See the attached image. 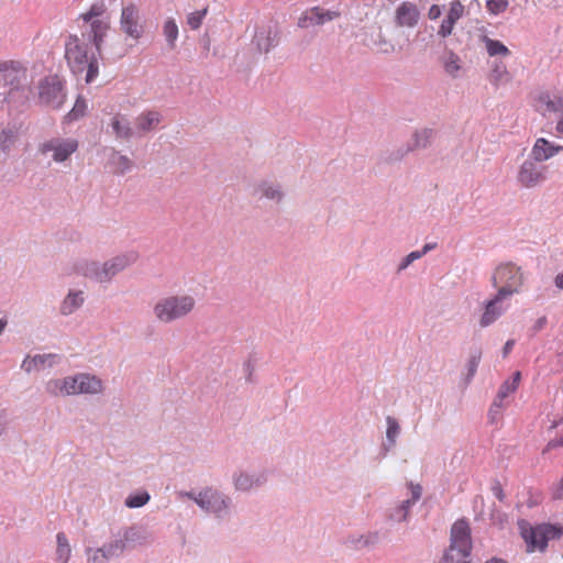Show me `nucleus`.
<instances>
[{"instance_id": "obj_11", "label": "nucleus", "mask_w": 563, "mask_h": 563, "mask_svg": "<svg viewBox=\"0 0 563 563\" xmlns=\"http://www.w3.org/2000/svg\"><path fill=\"white\" fill-rule=\"evenodd\" d=\"M267 482V473L263 470L236 471L232 475V484L236 492L249 493L264 486Z\"/></svg>"}, {"instance_id": "obj_25", "label": "nucleus", "mask_w": 563, "mask_h": 563, "mask_svg": "<svg viewBox=\"0 0 563 563\" xmlns=\"http://www.w3.org/2000/svg\"><path fill=\"white\" fill-rule=\"evenodd\" d=\"M118 539L124 543V550H126L130 545L134 547L145 543L148 539V533L142 527L132 526L125 528Z\"/></svg>"}, {"instance_id": "obj_59", "label": "nucleus", "mask_w": 563, "mask_h": 563, "mask_svg": "<svg viewBox=\"0 0 563 563\" xmlns=\"http://www.w3.org/2000/svg\"><path fill=\"white\" fill-rule=\"evenodd\" d=\"M421 497V487L417 485L412 488V496L410 498L405 499L406 501L410 503V506L412 507Z\"/></svg>"}, {"instance_id": "obj_36", "label": "nucleus", "mask_w": 563, "mask_h": 563, "mask_svg": "<svg viewBox=\"0 0 563 563\" xmlns=\"http://www.w3.org/2000/svg\"><path fill=\"white\" fill-rule=\"evenodd\" d=\"M489 78H490L492 84L495 86H499L500 84H507L511 79L506 65L503 62H497V60L494 62V64H493V68H492Z\"/></svg>"}, {"instance_id": "obj_26", "label": "nucleus", "mask_w": 563, "mask_h": 563, "mask_svg": "<svg viewBox=\"0 0 563 563\" xmlns=\"http://www.w3.org/2000/svg\"><path fill=\"white\" fill-rule=\"evenodd\" d=\"M85 302L84 291L69 290L59 306L62 316H70L77 311Z\"/></svg>"}, {"instance_id": "obj_50", "label": "nucleus", "mask_w": 563, "mask_h": 563, "mask_svg": "<svg viewBox=\"0 0 563 563\" xmlns=\"http://www.w3.org/2000/svg\"><path fill=\"white\" fill-rule=\"evenodd\" d=\"M45 390L51 396H64L63 378H53L45 384Z\"/></svg>"}, {"instance_id": "obj_48", "label": "nucleus", "mask_w": 563, "mask_h": 563, "mask_svg": "<svg viewBox=\"0 0 563 563\" xmlns=\"http://www.w3.org/2000/svg\"><path fill=\"white\" fill-rule=\"evenodd\" d=\"M78 374L63 378L64 396L78 395Z\"/></svg>"}, {"instance_id": "obj_3", "label": "nucleus", "mask_w": 563, "mask_h": 563, "mask_svg": "<svg viewBox=\"0 0 563 563\" xmlns=\"http://www.w3.org/2000/svg\"><path fill=\"white\" fill-rule=\"evenodd\" d=\"M65 58L71 71L85 74V81L92 82L99 74L97 53H88V43L77 35H69L65 43Z\"/></svg>"}, {"instance_id": "obj_53", "label": "nucleus", "mask_w": 563, "mask_h": 563, "mask_svg": "<svg viewBox=\"0 0 563 563\" xmlns=\"http://www.w3.org/2000/svg\"><path fill=\"white\" fill-rule=\"evenodd\" d=\"M364 548H373L379 542V533L377 531H369L363 533Z\"/></svg>"}, {"instance_id": "obj_44", "label": "nucleus", "mask_w": 563, "mask_h": 563, "mask_svg": "<svg viewBox=\"0 0 563 563\" xmlns=\"http://www.w3.org/2000/svg\"><path fill=\"white\" fill-rule=\"evenodd\" d=\"M207 13H208V8H205L202 10H198L195 12H190L187 15V21H186L188 26L191 30H198L201 26Z\"/></svg>"}, {"instance_id": "obj_57", "label": "nucleus", "mask_w": 563, "mask_h": 563, "mask_svg": "<svg viewBox=\"0 0 563 563\" xmlns=\"http://www.w3.org/2000/svg\"><path fill=\"white\" fill-rule=\"evenodd\" d=\"M552 498L555 500L563 499V477L561 478L560 483L552 488Z\"/></svg>"}, {"instance_id": "obj_61", "label": "nucleus", "mask_w": 563, "mask_h": 563, "mask_svg": "<svg viewBox=\"0 0 563 563\" xmlns=\"http://www.w3.org/2000/svg\"><path fill=\"white\" fill-rule=\"evenodd\" d=\"M200 43L202 45V48L206 53V55L209 53L210 51V46H211V38H210V35L208 33H205L201 38H200Z\"/></svg>"}, {"instance_id": "obj_20", "label": "nucleus", "mask_w": 563, "mask_h": 563, "mask_svg": "<svg viewBox=\"0 0 563 563\" xmlns=\"http://www.w3.org/2000/svg\"><path fill=\"white\" fill-rule=\"evenodd\" d=\"M464 5L460 0H453L450 3L449 12L445 19L442 21L438 35L441 37H448L452 34L455 23L463 16Z\"/></svg>"}, {"instance_id": "obj_14", "label": "nucleus", "mask_w": 563, "mask_h": 563, "mask_svg": "<svg viewBox=\"0 0 563 563\" xmlns=\"http://www.w3.org/2000/svg\"><path fill=\"white\" fill-rule=\"evenodd\" d=\"M87 29L82 32V40L92 44L97 55L101 57L102 45L110 30V22L108 20H93L87 22Z\"/></svg>"}, {"instance_id": "obj_52", "label": "nucleus", "mask_w": 563, "mask_h": 563, "mask_svg": "<svg viewBox=\"0 0 563 563\" xmlns=\"http://www.w3.org/2000/svg\"><path fill=\"white\" fill-rule=\"evenodd\" d=\"M486 5L492 13L498 14L507 9L508 0H488Z\"/></svg>"}, {"instance_id": "obj_40", "label": "nucleus", "mask_w": 563, "mask_h": 563, "mask_svg": "<svg viewBox=\"0 0 563 563\" xmlns=\"http://www.w3.org/2000/svg\"><path fill=\"white\" fill-rule=\"evenodd\" d=\"M60 357L58 354H36L33 356L34 366L36 369H42L45 367H53L59 362Z\"/></svg>"}, {"instance_id": "obj_34", "label": "nucleus", "mask_w": 563, "mask_h": 563, "mask_svg": "<svg viewBox=\"0 0 563 563\" xmlns=\"http://www.w3.org/2000/svg\"><path fill=\"white\" fill-rule=\"evenodd\" d=\"M102 553H104V556L107 561L119 559L124 553V543L119 540L118 538L114 540H111L109 542L103 543L101 547H98Z\"/></svg>"}, {"instance_id": "obj_31", "label": "nucleus", "mask_w": 563, "mask_h": 563, "mask_svg": "<svg viewBox=\"0 0 563 563\" xmlns=\"http://www.w3.org/2000/svg\"><path fill=\"white\" fill-rule=\"evenodd\" d=\"M111 128L118 139L130 140L134 136L130 121L123 115H115L111 121Z\"/></svg>"}, {"instance_id": "obj_43", "label": "nucleus", "mask_w": 563, "mask_h": 563, "mask_svg": "<svg viewBox=\"0 0 563 563\" xmlns=\"http://www.w3.org/2000/svg\"><path fill=\"white\" fill-rule=\"evenodd\" d=\"M481 358H482V352L481 351H475V352H473L471 354V356H470V358L467 361V364H466L467 373H466L465 380H466L467 384L475 376L477 367H478L479 362H481Z\"/></svg>"}, {"instance_id": "obj_62", "label": "nucleus", "mask_w": 563, "mask_h": 563, "mask_svg": "<svg viewBox=\"0 0 563 563\" xmlns=\"http://www.w3.org/2000/svg\"><path fill=\"white\" fill-rule=\"evenodd\" d=\"M548 320H547V317H540L539 319H537V321L534 322L533 327H532V330L534 332H538L540 330H542L545 324H547Z\"/></svg>"}, {"instance_id": "obj_38", "label": "nucleus", "mask_w": 563, "mask_h": 563, "mask_svg": "<svg viewBox=\"0 0 563 563\" xmlns=\"http://www.w3.org/2000/svg\"><path fill=\"white\" fill-rule=\"evenodd\" d=\"M386 423H387V430H386L387 444L385 446H386V450H389V449L394 448L396 444L397 438L400 434V426H399L398 421L391 416H388L386 418Z\"/></svg>"}, {"instance_id": "obj_1", "label": "nucleus", "mask_w": 563, "mask_h": 563, "mask_svg": "<svg viewBox=\"0 0 563 563\" xmlns=\"http://www.w3.org/2000/svg\"><path fill=\"white\" fill-rule=\"evenodd\" d=\"M178 496L192 500L206 516L217 522L229 521L233 517L232 497L214 486H205L199 490H181Z\"/></svg>"}, {"instance_id": "obj_51", "label": "nucleus", "mask_w": 563, "mask_h": 563, "mask_svg": "<svg viewBox=\"0 0 563 563\" xmlns=\"http://www.w3.org/2000/svg\"><path fill=\"white\" fill-rule=\"evenodd\" d=\"M420 255L418 253V251H412L410 252L408 255H406L405 257L401 258V261L399 262L398 266H397V269H396V273L397 274H400L402 273L404 271H406L415 261H418L420 260Z\"/></svg>"}, {"instance_id": "obj_47", "label": "nucleus", "mask_w": 563, "mask_h": 563, "mask_svg": "<svg viewBox=\"0 0 563 563\" xmlns=\"http://www.w3.org/2000/svg\"><path fill=\"white\" fill-rule=\"evenodd\" d=\"M540 528L541 533L545 536L547 540L558 539L563 534V528L556 525L543 523L538 526Z\"/></svg>"}, {"instance_id": "obj_19", "label": "nucleus", "mask_w": 563, "mask_h": 563, "mask_svg": "<svg viewBox=\"0 0 563 563\" xmlns=\"http://www.w3.org/2000/svg\"><path fill=\"white\" fill-rule=\"evenodd\" d=\"M420 12L415 3L402 2L395 11V24L397 30L399 27H415L418 24Z\"/></svg>"}, {"instance_id": "obj_28", "label": "nucleus", "mask_w": 563, "mask_h": 563, "mask_svg": "<svg viewBox=\"0 0 563 563\" xmlns=\"http://www.w3.org/2000/svg\"><path fill=\"white\" fill-rule=\"evenodd\" d=\"M443 69L453 79L460 78L462 74V60L453 51H446L441 57Z\"/></svg>"}, {"instance_id": "obj_24", "label": "nucleus", "mask_w": 563, "mask_h": 563, "mask_svg": "<svg viewBox=\"0 0 563 563\" xmlns=\"http://www.w3.org/2000/svg\"><path fill=\"white\" fill-rule=\"evenodd\" d=\"M255 194L260 198L280 203L285 197L282 186L278 183L262 180L255 187Z\"/></svg>"}, {"instance_id": "obj_32", "label": "nucleus", "mask_w": 563, "mask_h": 563, "mask_svg": "<svg viewBox=\"0 0 563 563\" xmlns=\"http://www.w3.org/2000/svg\"><path fill=\"white\" fill-rule=\"evenodd\" d=\"M434 136V131L429 128H422L420 130H417L412 134V143H410V147H412V151L420 150V148H427L431 145L432 139Z\"/></svg>"}, {"instance_id": "obj_15", "label": "nucleus", "mask_w": 563, "mask_h": 563, "mask_svg": "<svg viewBox=\"0 0 563 563\" xmlns=\"http://www.w3.org/2000/svg\"><path fill=\"white\" fill-rule=\"evenodd\" d=\"M78 148V142L74 139H53L42 145V153H53L55 162H65Z\"/></svg>"}, {"instance_id": "obj_18", "label": "nucleus", "mask_w": 563, "mask_h": 563, "mask_svg": "<svg viewBox=\"0 0 563 563\" xmlns=\"http://www.w3.org/2000/svg\"><path fill=\"white\" fill-rule=\"evenodd\" d=\"M518 527L530 551L536 549L543 551L547 548L549 541L541 533L542 531H540L539 527H531L525 519L518 521Z\"/></svg>"}, {"instance_id": "obj_8", "label": "nucleus", "mask_w": 563, "mask_h": 563, "mask_svg": "<svg viewBox=\"0 0 563 563\" xmlns=\"http://www.w3.org/2000/svg\"><path fill=\"white\" fill-rule=\"evenodd\" d=\"M548 166L527 157L518 167L516 181L525 189H533L547 180Z\"/></svg>"}, {"instance_id": "obj_22", "label": "nucleus", "mask_w": 563, "mask_h": 563, "mask_svg": "<svg viewBox=\"0 0 563 563\" xmlns=\"http://www.w3.org/2000/svg\"><path fill=\"white\" fill-rule=\"evenodd\" d=\"M538 104L542 115L548 113L563 115V95L561 93L541 92L538 97Z\"/></svg>"}, {"instance_id": "obj_30", "label": "nucleus", "mask_w": 563, "mask_h": 563, "mask_svg": "<svg viewBox=\"0 0 563 563\" xmlns=\"http://www.w3.org/2000/svg\"><path fill=\"white\" fill-rule=\"evenodd\" d=\"M109 165L113 168L115 174L124 175L132 169L133 162L128 156L121 155L118 151L112 148Z\"/></svg>"}, {"instance_id": "obj_42", "label": "nucleus", "mask_w": 563, "mask_h": 563, "mask_svg": "<svg viewBox=\"0 0 563 563\" xmlns=\"http://www.w3.org/2000/svg\"><path fill=\"white\" fill-rule=\"evenodd\" d=\"M150 494L147 492H141L137 494L129 495L124 501L128 508H140L146 505L150 500Z\"/></svg>"}, {"instance_id": "obj_10", "label": "nucleus", "mask_w": 563, "mask_h": 563, "mask_svg": "<svg viewBox=\"0 0 563 563\" xmlns=\"http://www.w3.org/2000/svg\"><path fill=\"white\" fill-rule=\"evenodd\" d=\"M0 82L11 90L22 89L27 84V69L19 60L0 62Z\"/></svg>"}, {"instance_id": "obj_33", "label": "nucleus", "mask_w": 563, "mask_h": 563, "mask_svg": "<svg viewBox=\"0 0 563 563\" xmlns=\"http://www.w3.org/2000/svg\"><path fill=\"white\" fill-rule=\"evenodd\" d=\"M56 562L68 563L71 555V548L66 534L64 532H58L56 536Z\"/></svg>"}, {"instance_id": "obj_6", "label": "nucleus", "mask_w": 563, "mask_h": 563, "mask_svg": "<svg viewBox=\"0 0 563 563\" xmlns=\"http://www.w3.org/2000/svg\"><path fill=\"white\" fill-rule=\"evenodd\" d=\"M400 33L391 23H373L364 27L363 42L378 53L391 54L396 52V38Z\"/></svg>"}, {"instance_id": "obj_46", "label": "nucleus", "mask_w": 563, "mask_h": 563, "mask_svg": "<svg viewBox=\"0 0 563 563\" xmlns=\"http://www.w3.org/2000/svg\"><path fill=\"white\" fill-rule=\"evenodd\" d=\"M85 556L87 563H108L104 553L98 547H87L85 549Z\"/></svg>"}, {"instance_id": "obj_49", "label": "nucleus", "mask_w": 563, "mask_h": 563, "mask_svg": "<svg viewBox=\"0 0 563 563\" xmlns=\"http://www.w3.org/2000/svg\"><path fill=\"white\" fill-rule=\"evenodd\" d=\"M343 544L352 550L364 549L363 533H351L343 540Z\"/></svg>"}, {"instance_id": "obj_27", "label": "nucleus", "mask_w": 563, "mask_h": 563, "mask_svg": "<svg viewBox=\"0 0 563 563\" xmlns=\"http://www.w3.org/2000/svg\"><path fill=\"white\" fill-rule=\"evenodd\" d=\"M78 395L79 394H100L103 389V384L100 378L87 373L78 374Z\"/></svg>"}, {"instance_id": "obj_39", "label": "nucleus", "mask_w": 563, "mask_h": 563, "mask_svg": "<svg viewBox=\"0 0 563 563\" xmlns=\"http://www.w3.org/2000/svg\"><path fill=\"white\" fill-rule=\"evenodd\" d=\"M410 152H412V147H410L409 144H404L397 148L386 152L383 155V159L387 164H395L401 162Z\"/></svg>"}, {"instance_id": "obj_7", "label": "nucleus", "mask_w": 563, "mask_h": 563, "mask_svg": "<svg viewBox=\"0 0 563 563\" xmlns=\"http://www.w3.org/2000/svg\"><path fill=\"white\" fill-rule=\"evenodd\" d=\"M490 282L500 296L509 298L520 292L525 283V274L521 267L512 263H505L495 268Z\"/></svg>"}, {"instance_id": "obj_13", "label": "nucleus", "mask_w": 563, "mask_h": 563, "mask_svg": "<svg viewBox=\"0 0 563 563\" xmlns=\"http://www.w3.org/2000/svg\"><path fill=\"white\" fill-rule=\"evenodd\" d=\"M341 15L338 10H330L322 7H313L306 10L298 19L300 29H309L312 26H321L328 22L338 19Z\"/></svg>"}, {"instance_id": "obj_23", "label": "nucleus", "mask_w": 563, "mask_h": 563, "mask_svg": "<svg viewBox=\"0 0 563 563\" xmlns=\"http://www.w3.org/2000/svg\"><path fill=\"white\" fill-rule=\"evenodd\" d=\"M561 151H563V146L552 145L548 140L540 137L536 141L529 154V157L542 164L543 162L550 159Z\"/></svg>"}, {"instance_id": "obj_16", "label": "nucleus", "mask_w": 563, "mask_h": 563, "mask_svg": "<svg viewBox=\"0 0 563 563\" xmlns=\"http://www.w3.org/2000/svg\"><path fill=\"white\" fill-rule=\"evenodd\" d=\"M278 29L273 24H267L256 29L252 45L258 53H268L278 44Z\"/></svg>"}, {"instance_id": "obj_41", "label": "nucleus", "mask_w": 563, "mask_h": 563, "mask_svg": "<svg viewBox=\"0 0 563 563\" xmlns=\"http://www.w3.org/2000/svg\"><path fill=\"white\" fill-rule=\"evenodd\" d=\"M485 47L489 56H508L510 54L508 47L500 41L485 37Z\"/></svg>"}, {"instance_id": "obj_9", "label": "nucleus", "mask_w": 563, "mask_h": 563, "mask_svg": "<svg viewBox=\"0 0 563 563\" xmlns=\"http://www.w3.org/2000/svg\"><path fill=\"white\" fill-rule=\"evenodd\" d=\"M38 100L41 103L51 108L57 109L62 107L65 101V91L62 79L56 76H47L40 80L38 86Z\"/></svg>"}, {"instance_id": "obj_45", "label": "nucleus", "mask_w": 563, "mask_h": 563, "mask_svg": "<svg viewBox=\"0 0 563 563\" xmlns=\"http://www.w3.org/2000/svg\"><path fill=\"white\" fill-rule=\"evenodd\" d=\"M106 11V5L100 2V3H95L90 7V9L88 10V12L84 13L80 15V18L87 23V22H91L93 20H101L100 16L104 13Z\"/></svg>"}, {"instance_id": "obj_58", "label": "nucleus", "mask_w": 563, "mask_h": 563, "mask_svg": "<svg viewBox=\"0 0 563 563\" xmlns=\"http://www.w3.org/2000/svg\"><path fill=\"white\" fill-rule=\"evenodd\" d=\"M22 369H24L26 373H31L32 371L36 369L33 362V356L27 355L21 365Z\"/></svg>"}, {"instance_id": "obj_17", "label": "nucleus", "mask_w": 563, "mask_h": 563, "mask_svg": "<svg viewBox=\"0 0 563 563\" xmlns=\"http://www.w3.org/2000/svg\"><path fill=\"white\" fill-rule=\"evenodd\" d=\"M507 299L505 296H500L498 292L485 302L484 311L479 318V325L487 328L496 322L507 310L504 306V300Z\"/></svg>"}, {"instance_id": "obj_64", "label": "nucleus", "mask_w": 563, "mask_h": 563, "mask_svg": "<svg viewBox=\"0 0 563 563\" xmlns=\"http://www.w3.org/2000/svg\"><path fill=\"white\" fill-rule=\"evenodd\" d=\"M493 492H494L495 496L500 501H503L505 499L504 490H503V488H501V486L499 484H496L495 486H493Z\"/></svg>"}, {"instance_id": "obj_4", "label": "nucleus", "mask_w": 563, "mask_h": 563, "mask_svg": "<svg viewBox=\"0 0 563 563\" xmlns=\"http://www.w3.org/2000/svg\"><path fill=\"white\" fill-rule=\"evenodd\" d=\"M196 299L188 294L168 295L159 298L153 306L155 320L162 324H170L186 319L196 308Z\"/></svg>"}, {"instance_id": "obj_54", "label": "nucleus", "mask_w": 563, "mask_h": 563, "mask_svg": "<svg viewBox=\"0 0 563 563\" xmlns=\"http://www.w3.org/2000/svg\"><path fill=\"white\" fill-rule=\"evenodd\" d=\"M517 388L509 380L505 382L497 394V400L503 401L509 394L514 393Z\"/></svg>"}, {"instance_id": "obj_29", "label": "nucleus", "mask_w": 563, "mask_h": 563, "mask_svg": "<svg viewBox=\"0 0 563 563\" xmlns=\"http://www.w3.org/2000/svg\"><path fill=\"white\" fill-rule=\"evenodd\" d=\"M411 506L409 501L401 500L389 507L386 511V519L391 523H402L409 520Z\"/></svg>"}, {"instance_id": "obj_55", "label": "nucleus", "mask_w": 563, "mask_h": 563, "mask_svg": "<svg viewBox=\"0 0 563 563\" xmlns=\"http://www.w3.org/2000/svg\"><path fill=\"white\" fill-rule=\"evenodd\" d=\"M501 407H503L501 401L495 399V401L493 402V405L490 406V409H489V418H490L492 422L496 421L498 415L500 413Z\"/></svg>"}, {"instance_id": "obj_21", "label": "nucleus", "mask_w": 563, "mask_h": 563, "mask_svg": "<svg viewBox=\"0 0 563 563\" xmlns=\"http://www.w3.org/2000/svg\"><path fill=\"white\" fill-rule=\"evenodd\" d=\"M162 114L158 111L150 110L142 112L135 119L134 135L143 136L153 131L162 122Z\"/></svg>"}, {"instance_id": "obj_37", "label": "nucleus", "mask_w": 563, "mask_h": 563, "mask_svg": "<svg viewBox=\"0 0 563 563\" xmlns=\"http://www.w3.org/2000/svg\"><path fill=\"white\" fill-rule=\"evenodd\" d=\"M19 137V131L15 126H9L0 132V150L9 152Z\"/></svg>"}, {"instance_id": "obj_5", "label": "nucleus", "mask_w": 563, "mask_h": 563, "mask_svg": "<svg viewBox=\"0 0 563 563\" xmlns=\"http://www.w3.org/2000/svg\"><path fill=\"white\" fill-rule=\"evenodd\" d=\"M471 528L464 519L455 521L450 531V547L444 552L440 563H472Z\"/></svg>"}, {"instance_id": "obj_2", "label": "nucleus", "mask_w": 563, "mask_h": 563, "mask_svg": "<svg viewBox=\"0 0 563 563\" xmlns=\"http://www.w3.org/2000/svg\"><path fill=\"white\" fill-rule=\"evenodd\" d=\"M134 251L117 254L104 262L82 260L75 264L77 274L99 284H110L113 278L136 263Z\"/></svg>"}, {"instance_id": "obj_35", "label": "nucleus", "mask_w": 563, "mask_h": 563, "mask_svg": "<svg viewBox=\"0 0 563 563\" xmlns=\"http://www.w3.org/2000/svg\"><path fill=\"white\" fill-rule=\"evenodd\" d=\"M163 35L167 43L169 49H174L176 47V41L179 35L178 25L173 18H168L165 20L163 24Z\"/></svg>"}, {"instance_id": "obj_60", "label": "nucleus", "mask_w": 563, "mask_h": 563, "mask_svg": "<svg viewBox=\"0 0 563 563\" xmlns=\"http://www.w3.org/2000/svg\"><path fill=\"white\" fill-rule=\"evenodd\" d=\"M442 14L441 8L438 4H432L428 11V18L430 20H435L440 18Z\"/></svg>"}, {"instance_id": "obj_63", "label": "nucleus", "mask_w": 563, "mask_h": 563, "mask_svg": "<svg viewBox=\"0 0 563 563\" xmlns=\"http://www.w3.org/2000/svg\"><path fill=\"white\" fill-rule=\"evenodd\" d=\"M437 247V243H426L421 250H418L420 257H423L427 253L434 250Z\"/></svg>"}, {"instance_id": "obj_12", "label": "nucleus", "mask_w": 563, "mask_h": 563, "mask_svg": "<svg viewBox=\"0 0 563 563\" xmlns=\"http://www.w3.org/2000/svg\"><path fill=\"white\" fill-rule=\"evenodd\" d=\"M140 9L134 3H129L122 8L120 16V30L134 41H139L144 32L140 22Z\"/></svg>"}, {"instance_id": "obj_56", "label": "nucleus", "mask_w": 563, "mask_h": 563, "mask_svg": "<svg viewBox=\"0 0 563 563\" xmlns=\"http://www.w3.org/2000/svg\"><path fill=\"white\" fill-rule=\"evenodd\" d=\"M84 109H85V101H81V100L78 99L76 101L74 108L69 112V115L73 119H77L79 115H81L84 113Z\"/></svg>"}]
</instances>
